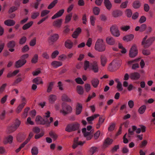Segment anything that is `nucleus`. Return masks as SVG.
I'll list each match as a JSON object with an SVG mask.
<instances>
[{
  "mask_svg": "<svg viewBox=\"0 0 155 155\" xmlns=\"http://www.w3.org/2000/svg\"><path fill=\"white\" fill-rule=\"evenodd\" d=\"M105 120L104 118L103 117V116L99 117L98 123L97 124L96 128L98 129L100 128V126L103 124Z\"/></svg>",
  "mask_w": 155,
  "mask_h": 155,
  "instance_id": "obj_28",
  "label": "nucleus"
},
{
  "mask_svg": "<svg viewBox=\"0 0 155 155\" xmlns=\"http://www.w3.org/2000/svg\"><path fill=\"white\" fill-rule=\"evenodd\" d=\"M13 140V137L12 136H8L5 138L4 143L5 144L8 143H11L12 142Z\"/></svg>",
  "mask_w": 155,
  "mask_h": 155,
  "instance_id": "obj_30",
  "label": "nucleus"
},
{
  "mask_svg": "<svg viewBox=\"0 0 155 155\" xmlns=\"http://www.w3.org/2000/svg\"><path fill=\"white\" fill-rule=\"evenodd\" d=\"M79 124L77 122H74L69 124L67 126L65 130L68 132L75 130L79 128Z\"/></svg>",
  "mask_w": 155,
  "mask_h": 155,
  "instance_id": "obj_5",
  "label": "nucleus"
},
{
  "mask_svg": "<svg viewBox=\"0 0 155 155\" xmlns=\"http://www.w3.org/2000/svg\"><path fill=\"white\" fill-rule=\"evenodd\" d=\"M78 140L79 138L78 137L75 138L74 139V143L72 146L73 148H75L78 145L80 146L83 145L84 143H85L84 142H82L80 141H78Z\"/></svg>",
  "mask_w": 155,
  "mask_h": 155,
  "instance_id": "obj_14",
  "label": "nucleus"
},
{
  "mask_svg": "<svg viewBox=\"0 0 155 155\" xmlns=\"http://www.w3.org/2000/svg\"><path fill=\"white\" fill-rule=\"evenodd\" d=\"M112 35L116 37H118L120 35V33L118 30L117 27L116 25H113L110 29Z\"/></svg>",
  "mask_w": 155,
  "mask_h": 155,
  "instance_id": "obj_9",
  "label": "nucleus"
},
{
  "mask_svg": "<svg viewBox=\"0 0 155 155\" xmlns=\"http://www.w3.org/2000/svg\"><path fill=\"white\" fill-rule=\"evenodd\" d=\"M81 31L82 29L80 28H78L73 33L72 37L74 38H77L81 33Z\"/></svg>",
  "mask_w": 155,
  "mask_h": 155,
  "instance_id": "obj_13",
  "label": "nucleus"
},
{
  "mask_svg": "<svg viewBox=\"0 0 155 155\" xmlns=\"http://www.w3.org/2000/svg\"><path fill=\"white\" fill-rule=\"evenodd\" d=\"M61 99L62 101L67 102H71V99L65 94H63L62 96Z\"/></svg>",
  "mask_w": 155,
  "mask_h": 155,
  "instance_id": "obj_38",
  "label": "nucleus"
},
{
  "mask_svg": "<svg viewBox=\"0 0 155 155\" xmlns=\"http://www.w3.org/2000/svg\"><path fill=\"white\" fill-rule=\"evenodd\" d=\"M34 134L32 132H31L29 135L28 138L24 142L26 144L30 141L31 138L33 136Z\"/></svg>",
  "mask_w": 155,
  "mask_h": 155,
  "instance_id": "obj_63",
  "label": "nucleus"
},
{
  "mask_svg": "<svg viewBox=\"0 0 155 155\" xmlns=\"http://www.w3.org/2000/svg\"><path fill=\"white\" fill-rule=\"evenodd\" d=\"M33 22L31 21L25 24L22 27V29L24 30H26L30 28L33 25Z\"/></svg>",
  "mask_w": 155,
  "mask_h": 155,
  "instance_id": "obj_39",
  "label": "nucleus"
},
{
  "mask_svg": "<svg viewBox=\"0 0 155 155\" xmlns=\"http://www.w3.org/2000/svg\"><path fill=\"white\" fill-rule=\"evenodd\" d=\"M42 56L44 58L46 59H48L50 58L49 55L47 51L44 52L42 54Z\"/></svg>",
  "mask_w": 155,
  "mask_h": 155,
  "instance_id": "obj_54",
  "label": "nucleus"
},
{
  "mask_svg": "<svg viewBox=\"0 0 155 155\" xmlns=\"http://www.w3.org/2000/svg\"><path fill=\"white\" fill-rule=\"evenodd\" d=\"M38 58V55L37 54H35L34 55L32 58L31 62L32 63H36L37 62Z\"/></svg>",
  "mask_w": 155,
  "mask_h": 155,
  "instance_id": "obj_43",
  "label": "nucleus"
},
{
  "mask_svg": "<svg viewBox=\"0 0 155 155\" xmlns=\"http://www.w3.org/2000/svg\"><path fill=\"white\" fill-rule=\"evenodd\" d=\"M62 109L60 112L64 115L71 113L72 111V108L71 106L65 103H63L61 105Z\"/></svg>",
  "mask_w": 155,
  "mask_h": 155,
  "instance_id": "obj_3",
  "label": "nucleus"
},
{
  "mask_svg": "<svg viewBox=\"0 0 155 155\" xmlns=\"http://www.w3.org/2000/svg\"><path fill=\"white\" fill-rule=\"evenodd\" d=\"M100 11V9L98 7H95L93 8V13L95 15H98L99 14Z\"/></svg>",
  "mask_w": 155,
  "mask_h": 155,
  "instance_id": "obj_49",
  "label": "nucleus"
},
{
  "mask_svg": "<svg viewBox=\"0 0 155 155\" xmlns=\"http://www.w3.org/2000/svg\"><path fill=\"white\" fill-rule=\"evenodd\" d=\"M53 120V119L51 117L50 118L49 121L43 119L40 116H37L36 117L35 121L38 124H45L46 123H48L50 124Z\"/></svg>",
  "mask_w": 155,
  "mask_h": 155,
  "instance_id": "obj_6",
  "label": "nucleus"
},
{
  "mask_svg": "<svg viewBox=\"0 0 155 155\" xmlns=\"http://www.w3.org/2000/svg\"><path fill=\"white\" fill-rule=\"evenodd\" d=\"M106 41L107 44L110 45H114L115 44L114 39L111 37H108L106 39Z\"/></svg>",
  "mask_w": 155,
  "mask_h": 155,
  "instance_id": "obj_12",
  "label": "nucleus"
},
{
  "mask_svg": "<svg viewBox=\"0 0 155 155\" xmlns=\"http://www.w3.org/2000/svg\"><path fill=\"white\" fill-rule=\"evenodd\" d=\"M141 4L139 1H135L133 2V7L135 8H139Z\"/></svg>",
  "mask_w": 155,
  "mask_h": 155,
  "instance_id": "obj_48",
  "label": "nucleus"
},
{
  "mask_svg": "<svg viewBox=\"0 0 155 155\" xmlns=\"http://www.w3.org/2000/svg\"><path fill=\"white\" fill-rule=\"evenodd\" d=\"M49 135L53 139L56 140L58 137L57 135L52 132L49 133Z\"/></svg>",
  "mask_w": 155,
  "mask_h": 155,
  "instance_id": "obj_60",
  "label": "nucleus"
},
{
  "mask_svg": "<svg viewBox=\"0 0 155 155\" xmlns=\"http://www.w3.org/2000/svg\"><path fill=\"white\" fill-rule=\"evenodd\" d=\"M33 82L37 84H42L43 83L42 80L40 77H38L34 79L33 80Z\"/></svg>",
  "mask_w": 155,
  "mask_h": 155,
  "instance_id": "obj_33",
  "label": "nucleus"
},
{
  "mask_svg": "<svg viewBox=\"0 0 155 155\" xmlns=\"http://www.w3.org/2000/svg\"><path fill=\"white\" fill-rule=\"evenodd\" d=\"M104 3L106 8L110 10L112 7V4L109 0H104Z\"/></svg>",
  "mask_w": 155,
  "mask_h": 155,
  "instance_id": "obj_32",
  "label": "nucleus"
},
{
  "mask_svg": "<svg viewBox=\"0 0 155 155\" xmlns=\"http://www.w3.org/2000/svg\"><path fill=\"white\" fill-rule=\"evenodd\" d=\"M57 99V97L55 95L51 94L49 95L48 100L49 102L51 104H53L54 103Z\"/></svg>",
  "mask_w": 155,
  "mask_h": 155,
  "instance_id": "obj_25",
  "label": "nucleus"
},
{
  "mask_svg": "<svg viewBox=\"0 0 155 155\" xmlns=\"http://www.w3.org/2000/svg\"><path fill=\"white\" fill-rule=\"evenodd\" d=\"M90 68L94 73H97L99 71V67L97 62L96 61H94L91 63Z\"/></svg>",
  "mask_w": 155,
  "mask_h": 155,
  "instance_id": "obj_8",
  "label": "nucleus"
},
{
  "mask_svg": "<svg viewBox=\"0 0 155 155\" xmlns=\"http://www.w3.org/2000/svg\"><path fill=\"white\" fill-rule=\"evenodd\" d=\"M134 36L133 35L130 34L124 37L123 40L124 41L128 42L132 40L134 38Z\"/></svg>",
  "mask_w": 155,
  "mask_h": 155,
  "instance_id": "obj_21",
  "label": "nucleus"
},
{
  "mask_svg": "<svg viewBox=\"0 0 155 155\" xmlns=\"http://www.w3.org/2000/svg\"><path fill=\"white\" fill-rule=\"evenodd\" d=\"M90 64L89 62L87 61L86 60L84 61V64L83 68L85 71H87L88 69L90 68Z\"/></svg>",
  "mask_w": 155,
  "mask_h": 155,
  "instance_id": "obj_31",
  "label": "nucleus"
},
{
  "mask_svg": "<svg viewBox=\"0 0 155 155\" xmlns=\"http://www.w3.org/2000/svg\"><path fill=\"white\" fill-rule=\"evenodd\" d=\"M27 40V38L26 37L23 36L19 40V44L20 45L24 44Z\"/></svg>",
  "mask_w": 155,
  "mask_h": 155,
  "instance_id": "obj_46",
  "label": "nucleus"
},
{
  "mask_svg": "<svg viewBox=\"0 0 155 155\" xmlns=\"http://www.w3.org/2000/svg\"><path fill=\"white\" fill-rule=\"evenodd\" d=\"M92 128L91 126H89L87 127V129L86 128H84L82 129V132L84 137L86 138L87 140H91L93 137L92 134L90 131Z\"/></svg>",
  "mask_w": 155,
  "mask_h": 155,
  "instance_id": "obj_2",
  "label": "nucleus"
},
{
  "mask_svg": "<svg viewBox=\"0 0 155 155\" xmlns=\"http://www.w3.org/2000/svg\"><path fill=\"white\" fill-rule=\"evenodd\" d=\"M7 45L8 48H13L15 45V42L13 40L10 41L8 43Z\"/></svg>",
  "mask_w": 155,
  "mask_h": 155,
  "instance_id": "obj_45",
  "label": "nucleus"
},
{
  "mask_svg": "<svg viewBox=\"0 0 155 155\" xmlns=\"http://www.w3.org/2000/svg\"><path fill=\"white\" fill-rule=\"evenodd\" d=\"M4 24L8 26H11L15 25V21L12 20H7L5 21Z\"/></svg>",
  "mask_w": 155,
  "mask_h": 155,
  "instance_id": "obj_29",
  "label": "nucleus"
},
{
  "mask_svg": "<svg viewBox=\"0 0 155 155\" xmlns=\"http://www.w3.org/2000/svg\"><path fill=\"white\" fill-rule=\"evenodd\" d=\"M96 18L94 16H91L90 18V21L91 25L94 26L95 25Z\"/></svg>",
  "mask_w": 155,
  "mask_h": 155,
  "instance_id": "obj_52",
  "label": "nucleus"
},
{
  "mask_svg": "<svg viewBox=\"0 0 155 155\" xmlns=\"http://www.w3.org/2000/svg\"><path fill=\"white\" fill-rule=\"evenodd\" d=\"M82 109V106L81 104L78 103L77 104L76 110V114L77 115L80 114Z\"/></svg>",
  "mask_w": 155,
  "mask_h": 155,
  "instance_id": "obj_18",
  "label": "nucleus"
},
{
  "mask_svg": "<svg viewBox=\"0 0 155 155\" xmlns=\"http://www.w3.org/2000/svg\"><path fill=\"white\" fill-rule=\"evenodd\" d=\"M21 123V121L17 119L15 120V122L13 125L17 129Z\"/></svg>",
  "mask_w": 155,
  "mask_h": 155,
  "instance_id": "obj_53",
  "label": "nucleus"
},
{
  "mask_svg": "<svg viewBox=\"0 0 155 155\" xmlns=\"http://www.w3.org/2000/svg\"><path fill=\"white\" fill-rule=\"evenodd\" d=\"M84 88L87 92H88L91 90V86L89 84H86L84 85Z\"/></svg>",
  "mask_w": 155,
  "mask_h": 155,
  "instance_id": "obj_58",
  "label": "nucleus"
},
{
  "mask_svg": "<svg viewBox=\"0 0 155 155\" xmlns=\"http://www.w3.org/2000/svg\"><path fill=\"white\" fill-rule=\"evenodd\" d=\"M64 9H61L52 16L51 17L52 19H54L61 17L64 13Z\"/></svg>",
  "mask_w": 155,
  "mask_h": 155,
  "instance_id": "obj_16",
  "label": "nucleus"
},
{
  "mask_svg": "<svg viewBox=\"0 0 155 155\" xmlns=\"http://www.w3.org/2000/svg\"><path fill=\"white\" fill-rule=\"evenodd\" d=\"M113 142V140L112 139L109 138H107L105 140L104 144V147H107L108 146L111 144Z\"/></svg>",
  "mask_w": 155,
  "mask_h": 155,
  "instance_id": "obj_24",
  "label": "nucleus"
},
{
  "mask_svg": "<svg viewBox=\"0 0 155 155\" xmlns=\"http://www.w3.org/2000/svg\"><path fill=\"white\" fill-rule=\"evenodd\" d=\"M59 52L58 50H55L52 53L51 57L52 58H55L59 54Z\"/></svg>",
  "mask_w": 155,
  "mask_h": 155,
  "instance_id": "obj_51",
  "label": "nucleus"
},
{
  "mask_svg": "<svg viewBox=\"0 0 155 155\" xmlns=\"http://www.w3.org/2000/svg\"><path fill=\"white\" fill-rule=\"evenodd\" d=\"M26 62V60H21L20 59L17 61L15 64V67L19 68L23 66Z\"/></svg>",
  "mask_w": 155,
  "mask_h": 155,
  "instance_id": "obj_17",
  "label": "nucleus"
},
{
  "mask_svg": "<svg viewBox=\"0 0 155 155\" xmlns=\"http://www.w3.org/2000/svg\"><path fill=\"white\" fill-rule=\"evenodd\" d=\"M67 58V56L65 54H62L58 56V59L59 60L63 61L65 60Z\"/></svg>",
  "mask_w": 155,
  "mask_h": 155,
  "instance_id": "obj_57",
  "label": "nucleus"
},
{
  "mask_svg": "<svg viewBox=\"0 0 155 155\" xmlns=\"http://www.w3.org/2000/svg\"><path fill=\"white\" fill-rule=\"evenodd\" d=\"M106 45L102 39H98L95 45L94 48L96 51L99 52H103L106 49Z\"/></svg>",
  "mask_w": 155,
  "mask_h": 155,
  "instance_id": "obj_1",
  "label": "nucleus"
},
{
  "mask_svg": "<svg viewBox=\"0 0 155 155\" xmlns=\"http://www.w3.org/2000/svg\"><path fill=\"white\" fill-rule=\"evenodd\" d=\"M146 109V106L144 105H143L141 106L139 109L138 112L140 114H143L145 112Z\"/></svg>",
  "mask_w": 155,
  "mask_h": 155,
  "instance_id": "obj_47",
  "label": "nucleus"
},
{
  "mask_svg": "<svg viewBox=\"0 0 155 155\" xmlns=\"http://www.w3.org/2000/svg\"><path fill=\"white\" fill-rule=\"evenodd\" d=\"M38 152V150L37 147H34L32 148L31 152L32 155H37Z\"/></svg>",
  "mask_w": 155,
  "mask_h": 155,
  "instance_id": "obj_44",
  "label": "nucleus"
},
{
  "mask_svg": "<svg viewBox=\"0 0 155 155\" xmlns=\"http://www.w3.org/2000/svg\"><path fill=\"white\" fill-rule=\"evenodd\" d=\"M54 83L53 82H51L49 83L47 90L48 92H50L51 91Z\"/></svg>",
  "mask_w": 155,
  "mask_h": 155,
  "instance_id": "obj_62",
  "label": "nucleus"
},
{
  "mask_svg": "<svg viewBox=\"0 0 155 155\" xmlns=\"http://www.w3.org/2000/svg\"><path fill=\"white\" fill-rule=\"evenodd\" d=\"M137 127L135 126L132 127V129L130 128L128 130V135L129 137H130V135L133 134L134 131L136 129Z\"/></svg>",
  "mask_w": 155,
  "mask_h": 155,
  "instance_id": "obj_42",
  "label": "nucleus"
},
{
  "mask_svg": "<svg viewBox=\"0 0 155 155\" xmlns=\"http://www.w3.org/2000/svg\"><path fill=\"white\" fill-rule=\"evenodd\" d=\"M91 82L94 88H96L99 84V81L97 78H95L91 80Z\"/></svg>",
  "mask_w": 155,
  "mask_h": 155,
  "instance_id": "obj_26",
  "label": "nucleus"
},
{
  "mask_svg": "<svg viewBox=\"0 0 155 155\" xmlns=\"http://www.w3.org/2000/svg\"><path fill=\"white\" fill-rule=\"evenodd\" d=\"M98 148L97 147L93 146L91 147L88 153L90 155H93L97 151Z\"/></svg>",
  "mask_w": 155,
  "mask_h": 155,
  "instance_id": "obj_27",
  "label": "nucleus"
},
{
  "mask_svg": "<svg viewBox=\"0 0 155 155\" xmlns=\"http://www.w3.org/2000/svg\"><path fill=\"white\" fill-rule=\"evenodd\" d=\"M72 16V13H71L67 15L65 18L64 23L67 24L69 23L71 20Z\"/></svg>",
  "mask_w": 155,
  "mask_h": 155,
  "instance_id": "obj_40",
  "label": "nucleus"
},
{
  "mask_svg": "<svg viewBox=\"0 0 155 155\" xmlns=\"http://www.w3.org/2000/svg\"><path fill=\"white\" fill-rule=\"evenodd\" d=\"M128 3V2L127 1L122 2L120 5V7L122 8H126L127 7Z\"/></svg>",
  "mask_w": 155,
  "mask_h": 155,
  "instance_id": "obj_61",
  "label": "nucleus"
},
{
  "mask_svg": "<svg viewBox=\"0 0 155 155\" xmlns=\"http://www.w3.org/2000/svg\"><path fill=\"white\" fill-rule=\"evenodd\" d=\"M59 38V36L58 34H54L51 36L49 39L50 42H52L54 43L57 41Z\"/></svg>",
  "mask_w": 155,
  "mask_h": 155,
  "instance_id": "obj_15",
  "label": "nucleus"
},
{
  "mask_svg": "<svg viewBox=\"0 0 155 155\" xmlns=\"http://www.w3.org/2000/svg\"><path fill=\"white\" fill-rule=\"evenodd\" d=\"M122 14V12L120 11L116 10L113 11L112 13V15L114 17L117 18L120 16Z\"/></svg>",
  "mask_w": 155,
  "mask_h": 155,
  "instance_id": "obj_35",
  "label": "nucleus"
},
{
  "mask_svg": "<svg viewBox=\"0 0 155 155\" xmlns=\"http://www.w3.org/2000/svg\"><path fill=\"white\" fill-rule=\"evenodd\" d=\"M50 12V11L48 10H44L42 11L41 13V17H44L46 15Z\"/></svg>",
  "mask_w": 155,
  "mask_h": 155,
  "instance_id": "obj_55",
  "label": "nucleus"
},
{
  "mask_svg": "<svg viewBox=\"0 0 155 155\" xmlns=\"http://www.w3.org/2000/svg\"><path fill=\"white\" fill-rule=\"evenodd\" d=\"M39 15V12L38 11L32 12L31 13V18L33 19H36Z\"/></svg>",
  "mask_w": 155,
  "mask_h": 155,
  "instance_id": "obj_41",
  "label": "nucleus"
},
{
  "mask_svg": "<svg viewBox=\"0 0 155 155\" xmlns=\"http://www.w3.org/2000/svg\"><path fill=\"white\" fill-rule=\"evenodd\" d=\"M147 38V36H146L142 42V45L145 48H148L151 45L155 40L154 37H151L146 40Z\"/></svg>",
  "mask_w": 155,
  "mask_h": 155,
  "instance_id": "obj_4",
  "label": "nucleus"
},
{
  "mask_svg": "<svg viewBox=\"0 0 155 155\" xmlns=\"http://www.w3.org/2000/svg\"><path fill=\"white\" fill-rule=\"evenodd\" d=\"M65 46L68 49H71L73 47V43L69 40H68L65 42Z\"/></svg>",
  "mask_w": 155,
  "mask_h": 155,
  "instance_id": "obj_23",
  "label": "nucleus"
},
{
  "mask_svg": "<svg viewBox=\"0 0 155 155\" xmlns=\"http://www.w3.org/2000/svg\"><path fill=\"white\" fill-rule=\"evenodd\" d=\"M57 3V0H55L53 1L48 6V9H51Z\"/></svg>",
  "mask_w": 155,
  "mask_h": 155,
  "instance_id": "obj_50",
  "label": "nucleus"
},
{
  "mask_svg": "<svg viewBox=\"0 0 155 155\" xmlns=\"http://www.w3.org/2000/svg\"><path fill=\"white\" fill-rule=\"evenodd\" d=\"M128 104L129 107L130 108H132L133 107L134 105V102L133 100H129L128 102Z\"/></svg>",
  "mask_w": 155,
  "mask_h": 155,
  "instance_id": "obj_64",
  "label": "nucleus"
},
{
  "mask_svg": "<svg viewBox=\"0 0 155 155\" xmlns=\"http://www.w3.org/2000/svg\"><path fill=\"white\" fill-rule=\"evenodd\" d=\"M77 91L79 94L81 95L83 94L84 92L83 87L80 85L77 87Z\"/></svg>",
  "mask_w": 155,
  "mask_h": 155,
  "instance_id": "obj_37",
  "label": "nucleus"
},
{
  "mask_svg": "<svg viewBox=\"0 0 155 155\" xmlns=\"http://www.w3.org/2000/svg\"><path fill=\"white\" fill-rule=\"evenodd\" d=\"M101 64L103 67H104L107 61V59L105 56L103 55H101L100 57Z\"/></svg>",
  "mask_w": 155,
  "mask_h": 155,
  "instance_id": "obj_20",
  "label": "nucleus"
},
{
  "mask_svg": "<svg viewBox=\"0 0 155 155\" xmlns=\"http://www.w3.org/2000/svg\"><path fill=\"white\" fill-rule=\"evenodd\" d=\"M99 116L100 115L99 114H95L91 116L87 117L86 120L88 122H89V123L91 124V123L92 121L93 120L95 119Z\"/></svg>",
  "mask_w": 155,
  "mask_h": 155,
  "instance_id": "obj_22",
  "label": "nucleus"
},
{
  "mask_svg": "<svg viewBox=\"0 0 155 155\" xmlns=\"http://www.w3.org/2000/svg\"><path fill=\"white\" fill-rule=\"evenodd\" d=\"M25 104V102H23L19 104L16 109V112L19 113H20Z\"/></svg>",
  "mask_w": 155,
  "mask_h": 155,
  "instance_id": "obj_36",
  "label": "nucleus"
},
{
  "mask_svg": "<svg viewBox=\"0 0 155 155\" xmlns=\"http://www.w3.org/2000/svg\"><path fill=\"white\" fill-rule=\"evenodd\" d=\"M17 129L13 125L8 127L7 132L8 133H10L15 131Z\"/></svg>",
  "mask_w": 155,
  "mask_h": 155,
  "instance_id": "obj_34",
  "label": "nucleus"
},
{
  "mask_svg": "<svg viewBox=\"0 0 155 155\" xmlns=\"http://www.w3.org/2000/svg\"><path fill=\"white\" fill-rule=\"evenodd\" d=\"M75 81L78 84H83L84 83V81L82 79L80 78H78L75 79Z\"/></svg>",
  "mask_w": 155,
  "mask_h": 155,
  "instance_id": "obj_59",
  "label": "nucleus"
},
{
  "mask_svg": "<svg viewBox=\"0 0 155 155\" xmlns=\"http://www.w3.org/2000/svg\"><path fill=\"white\" fill-rule=\"evenodd\" d=\"M52 67L54 68H56L62 65L61 62L57 61H54L51 62V64Z\"/></svg>",
  "mask_w": 155,
  "mask_h": 155,
  "instance_id": "obj_11",
  "label": "nucleus"
},
{
  "mask_svg": "<svg viewBox=\"0 0 155 155\" xmlns=\"http://www.w3.org/2000/svg\"><path fill=\"white\" fill-rule=\"evenodd\" d=\"M140 75L137 72H134L131 73L130 74V78L132 80H137L140 78Z\"/></svg>",
  "mask_w": 155,
  "mask_h": 155,
  "instance_id": "obj_10",
  "label": "nucleus"
},
{
  "mask_svg": "<svg viewBox=\"0 0 155 155\" xmlns=\"http://www.w3.org/2000/svg\"><path fill=\"white\" fill-rule=\"evenodd\" d=\"M62 19H58L55 21L53 24V26L57 28H60L62 24Z\"/></svg>",
  "mask_w": 155,
  "mask_h": 155,
  "instance_id": "obj_19",
  "label": "nucleus"
},
{
  "mask_svg": "<svg viewBox=\"0 0 155 155\" xmlns=\"http://www.w3.org/2000/svg\"><path fill=\"white\" fill-rule=\"evenodd\" d=\"M138 51L137 46L135 45H133L131 48L129 53V55L130 58H134L137 54Z\"/></svg>",
  "mask_w": 155,
  "mask_h": 155,
  "instance_id": "obj_7",
  "label": "nucleus"
},
{
  "mask_svg": "<svg viewBox=\"0 0 155 155\" xmlns=\"http://www.w3.org/2000/svg\"><path fill=\"white\" fill-rule=\"evenodd\" d=\"M82 23L86 25L87 22V15L86 14H84L82 15Z\"/></svg>",
  "mask_w": 155,
  "mask_h": 155,
  "instance_id": "obj_56",
  "label": "nucleus"
}]
</instances>
